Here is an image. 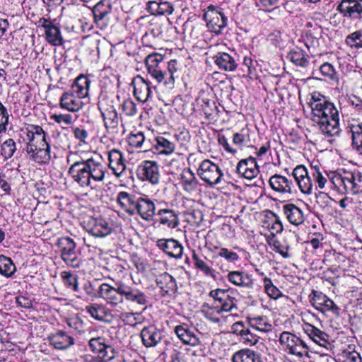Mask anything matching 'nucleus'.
<instances>
[{"label": "nucleus", "mask_w": 362, "mask_h": 362, "mask_svg": "<svg viewBox=\"0 0 362 362\" xmlns=\"http://www.w3.org/2000/svg\"><path fill=\"white\" fill-rule=\"evenodd\" d=\"M86 312L98 321H106L107 316L104 306L98 304H93L86 307Z\"/></svg>", "instance_id": "de8ad7c7"}, {"label": "nucleus", "mask_w": 362, "mask_h": 362, "mask_svg": "<svg viewBox=\"0 0 362 362\" xmlns=\"http://www.w3.org/2000/svg\"><path fill=\"white\" fill-rule=\"evenodd\" d=\"M123 288V282L117 281L115 286H112L107 283L100 284L98 288V296L104 299L106 303L112 306H117L123 303V295L121 289Z\"/></svg>", "instance_id": "9d476101"}, {"label": "nucleus", "mask_w": 362, "mask_h": 362, "mask_svg": "<svg viewBox=\"0 0 362 362\" xmlns=\"http://www.w3.org/2000/svg\"><path fill=\"white\" fill-rule=\"evenodd\" d=\"M81 98H76L73 93H64L60 98V107L70 112H77L82 108Z\"/></svg>", "instance_id": "4c0bfd02"}, {"label": "nucleus", "mask_w": 362, "mask_h": 362, "mask_svg": "<svg viewBox=\"0 0 362 362\" xmlns=\"http://www.w3.org/2000/svg\"><path fill=\"white\" fill-rule=\"evenodd\" d=\"M337 10L344 17L359 19L362 15V0H342Z\"/></svg>", "instance_id": "dca6fc26"}, {"label": "nucleus", "mask_w": 362, "mask_h": 362, "mask_svg": "<svg viewBox=\"0 0 362 362\" xmlns=\"http://www.w3.org/2000/svg\"><path fill=\"white\" fill-rule=\"evenodd\" d=\"M283 211L287 220L293 225L299 226L304 221L303 211L293 204L283 206Z\"/></svg>", "instance_id": "473e14b6"}, {"label": "nucleus", "mask_w": 362, "mask_h": 362, "mask_svg": "<svg viewBox=\"0 0 362 362\" xmlns=\"http://www.w3.org/2000/svg\"><path fill=\"white\" fill-rule=\"evenodd\" d=\"M235 299L230 297L228 294L225 300L221 302V311L231 312L233 309H237Z\"/></svg>", "instance_id": "0e129e2a"}, {"label": "nucleus", "mask_w": 362, "mask_h": 362, "mask_svg": "<svg viewBox=\"0 0 362 362\" xmlns=\"http://www.w3.org/2000/svg\"><path fill=\"white\" fill-rule=\"evenodd\" d=\"M228 280L233 285L252 289L254 287V280L250 274L244 271H232L228 274Z\"/></svg>", "instance_id": "c85d7f7f"}, {"label": "nucleus", "mask_w": 362, "mask_h": 362, "mask_svg": "<svg viewBox=\"0 0 362 362\" xmlns=\"http://www.w3.org/2000/svg\"><path fill=\"white\" fill-rule=\"evenodd\" d=\"M108 96L103 95L100 97L98 106L101 112L105 129L108 134L115 136L119 133V119L115 107L109 104Z\"/></svg>", "instance_id": "39448f33"}, {"label": "nucleus", "mask_w": 362, "mask_h": 362, "mask_svg": "<svg viewBox=\"0 0 362 362\" xmlns=\"http://www.w3.org/2000/svg\"><path fill=\"white\" fill-rule=\"evenodd\" d=\"M334 201L327 194L322 193L317 197V205L323 212L328 214L331 210V203Z\"/></svg>", "instance_id": "bf43d9fd"}, {"label": "nucleus", "mask_w": 362, "mask_h": 362, "mask_svg": "<svg viewBox=\"0 0 362 362\" xmlns=\"http://www.w3.org/2000/svg\"><path fill=\"white\" fill-rule=\"evenodd\" d=\"M331 181L334 187L342 193H362V174L358 171H344L335 174Z\"/></svg>", "instance_id": "7ed1b4c3"}, {"label": "nucleus", "mask_w": 362, "mask_h": 362, "mask_svg": "<svg viewBox=\"0 0 362 362\" xmlns=\"http://www.w3.org/2000/svg\"><path fill=\"white\" fill-rule=\"evenodd\" d=\"M233 362H263L259 353L250 349H243L236 351L232 357Z\"/></svg>", "instance_id": "c9c22d12"}, {"label": "nucleus", "mask_w": 362, "mask_h": 362, "mask_svg": "<svg viewBox=\"0 0 362 362\" xmlns=\"http://www.w3.org/2000/svg\"><path fill=\"white\" fill-rule=\"evenodd\" d=\"M127 141L132 148H144V151H147L148 147L146 142L144 134L141 132H132L127 139Z\"/></svg>", "instance_id": "a18cd8bd"}, {"label": "nucleus", "mask_w": 362, "mask_h": 362, "mask_svg": "<svg viewBox=\"0 0 362 362\" xmlns=\"http://www.w3.org/2000/svg\"><path fill=\"white\" fill-rule=\"evenodd\" d=\"M143 344L146 347L156 346L162 339L161 331L155 325L144 327L140 333Z\"/></svg>", "instance_id": "cd10ccee"}, {"label": "nucleus", "mask_w": 362, "mask_h": 362, "mask_svg": "<svg viewBox=\"0 0 362 362\" xmlns=\"http://www.w3.org/2000/svg\"><path fill=\"white\" fill-rule=\"evenodd\" d=\"M249 324L253 329L262 332H267L272 329L271 324L267 322L262 316L250 318Z\"/></svg>", "instance_id": "3c124183"}, {"label": "nucleus", "mask_w": 362, "mask_h": 362, "mask_svg": "<svg viewBox=\"0 0 362 362\" xmlns=\"http://www.w3.org/2000/svg\"><path fill=\"white\" fill-rule=\"evenodd\" d=\"M269 182L273 190L281 194H293L295 191L292 180L279 174L272 175Z\"/></svg>", "instance_id": "393cba45"}, {"label": "nucleus", "mask_w": 362, "mask_h": 362, "mask_svg": "<svg viewBox=\"0 0 362 362\" xmlns=\"http://www.w3.org/2000/svg\"><path fill=\"white\" fill-rule=\"evenodd\" d=\"M50 119L58 124H64L66 125L71 124L73 122V117L70 114H53L50 116Z\"/></svg>", "instance_id": "338daca9"}, {"label": "nucleus", "mask_w": 362, "mask_h": 362, "mask_svg": "<svg viewBox=\"0 0 362 362\" xmlns=\"http://www.w3.org/2000/svg\"><path fill=\"white\" fill-rule=\"evenodd\" d=\"M312 305L322 313H331L336 317L339 316L340 308L322 292L313 290L310 296Z\"/></svg>", "instance_id": "9b49d317"}, {"label": "nucleus", "mask_w": 362, "mask_h": 362, "mask_svg": "<svg viewBox=\"0 0 362 362\" xmlns=\"http://www.w3.org/2000/svg\"><path fill=\"white\" fill-rule=\"evenodd\" d=\"M353 148L362 156V123L351 127Z\"/></svg>", "instance_id": "c03bdc74"}, {"label": "nucleus", "mask_w": 362, "mask_h": 362, "mask_svg": "<svg viewBox=\"0 0 362 362\" xmlns=\"http://www.w3.org/2000/svg\"><path fill=\"white\" fill-rule=\"evenodd\" d=\"M320 132L326 137L338 136L340 133L339 117H332L325 121L317 122Z\"/></svg>", "instance_id": "c756f323"}, {"label": "nucleus", "mask_w": 362, "mask_h": 362, "mask_svg": "<svg viewBox=\"0 0 362 362\" xmlns=\"http://www.w3.org/2000/svg\"><path fill=\"white\" fill-rule=\"evenodd\" d=\"M156 245L169 257L180 259L182 256L183 246L175 239H159Z\"/></svg>", "instance_id": "6ab92c4d"}, {"label": "nucleus", "mask_w": 362, "mask_h": 362, "mask_svg": "<svg viewBox=\"0 0 362 362\" xmlns=\"http://www.w3.org/2000/svg\"><path fill=\"white\" fill-rule=\"evenodd\" d=\"M203 19L205 21L209 30L216 35L221 34L222 30L227 26V17L223 13L216 10L212 5L207 7V11L204 13Z\"/></svg>", "instance_id": "1a4fd4ad"}, {"label": "nucleus", "mask_w": 362, "mask_h": 362, "mask_svg": "<svg viewBox=\"0 0 362 362\" xmlns=\"http://www.w3.org/2000/svg\"><path fill=\"white\" fill-rule=\"evenodd\" d=\"M108 167L117 177H120L126 170V160L123 153L115 148L108 152Z\"/></svg>", "instance_id": "412c9836"}, {"label": "nucleus", "mask_w": 362, "mask_h": 362, "mask_svg": "<svg viewBox=\"0 0 362 362\" xmlns=\"http://www.w3.org/2000/svg\"><path fill=\"white\" fill-rule=\"evenodd\" d=\"M1 156L6 158H11L16 151V144L13 139H6L1 144Z\"/></svg>", "instance_id": "4d7b16f0"}, {"label": "nucleus", "mask_w": 362, "mask_h": 362, "mask_svg": "<svg viewBox=\"0 0 362 362\" xmlns=\"http://www.w3.org/2000/svg\"><path fill=\"white\" fill-rule=\"evenodd\" d=\"M287 59L295 65L306 67L309 64L308 56L306 52L299 48L294 49L288 54Z\"/></svg>", "instance_id": "a19ab883"}, {"label": "nucleus", "mask_w": 362, "mask_h": 362, "mask_svg": "<svg viewBox=\"0 0 362 362\" xmlns=\"http://www.w3.org/2000/svg\"><path fill=\"white\" fill-rule=\"evenodd\" d=\"M9 115L6 107L0 102V134L7 131Z\"/></svg>", "instance_id": "e2e57ef3"}, {"label": "nucleus", "mask_w": 362, "mask_h": 362, "mask_svg": "<svg viewBox=\"0 0 362 362\" xmlns=\"http://www.w3.org/2000/svg\"><path fill=\"white\" fill-rule=\"evenodd\" d=\"M61 276L65 286L76 292L78 291V278L76 276L73 275L69 272H63L61 274Z\"/></svg>", "instance_id": "6e6d98bb"}, {"label": "nucleus", "mask_w": 362, "mask_h": 362, "mask_svg": "<svg viewBox=\"0 0 362 362\" xmlns=\"http://www.w3.org/2000/svg\"><path fill=\"white\" fill-rule=\"evenodd\" d=\"M192 259L194 261V267L204 273L206 276H211L214 280L216 279V274L215 271L211 269L204 260L200 259L197 254L195 252L192 255Z\"/></svg>", "instance_id": "09e8293b"}, {"label": "nucleus", "mask_w": 362, "mask_h": 362, "mask_svg": "<svg viewBox=\"0 0 362 362\" xmlns=\"http://www.w3.org/2000/svg\"><path fill=\"white\" fill-rule=\"evenodd\" d=\"M90 82V80L84 75H80L76 78L73 88L79 98L88 96Z\"/></svg>", "instance_id": "37998d69"}, {"label": "nucleus", "mask_w": 362, "mask_h": 362, "mask_svg": "<svg viewBox=\"0 0 362 362\" xmlns=\"http://www.w3.org/2000/svg\"><path fill=\"white\" fill-rule=\"evenodd\" d=\"M112 10L110 0H100L93 8L94 21L96 24L103 23L106 16Z\"/></svg>", "instance_id": "e433bc0d"}, {"label": "nucleus", "mask_w": 362, "mask_h": 362, "mask_svg": "<svg viewBox=\"0 0 362 362\" xmlns=\"http://www.w3.org/2000/svg\"><path fill=\"white\" fill-rule=\"evenodd\" d=\"M175 333L183 344L195 346L199 344V338L195 334L187 327L183 324L177 325L175 327Z\"/></svg>", "instance_id": "7c9ffc66"}, {"label": "nucleus", "mask_w": 362, "mask_h": 362, "mask_svg": "<svg viewBox=\"0 0 362 362\" xmlns=\"http://www.w3.org/2000/svg\"><path fill=\"white\" fill-rule=\"evenodd\" d=\"M136 175L139 180L148 181L152 185H157L160 180L158 165L153 160L143 161L136 170Z\"/></svg>", "instance_id": "ddd939ff"}, {"label": "nucleus", "mask_w": 362, "mask_h": 362, "mask_svg": "<svg viewBox=\"0 0 362 362\" xmlns=\"http://www.w3.org/2000/svg\"><path fill=\"white\" fill-rule=\"evenodd\" d=\"M45 40L53 46H60L64 43V39L60 28L53 24L45 31Z\"/></svg>", "instance_id": "79ce46f5"}, {"label": "nucleus", "mask_w": 362, "mask_h": 362, "mask_svg": "<svg viewBox=\"0 0 362 362\" xmlns=\"http://www.w3.org/2000/svg\"><path fill=\"white\" fill-rule=\"evenodd\" d=\"M62 259L69 267L78 268L81 264V253L76 250L74 240L64 236L58 239L57 243Z\"/></svg>", "instance_id": "423d86ee"}, {"label": "nucleus", "mask_w": 362, "mask_h": 362, "mask_svg": "<svg viewBox=\"0 0 362 362\" xmlns=\"http://www.w3.org/2000/svg\"><path fill=\"white\" fill-rule=\"evenodd\" d=\"M346 42L351 47L362 48V30L349 34L346 38Z\"/></svg>", "instance_id": "052dcab7"}, {"label": "nucleus", "mask_w": 362, "mask_h": 362, "mask_svg": "<svg viewBox=\"0 0 362 362\" xmlns=\"http://www.w3.org/2000/svg\"><path fill=\"white\" fill-rule=\"evenodd\" d=\"M30 160L37 163H48L51 159L50 146L48 143L33 147V150L25 148Z\"/></svg>", "instance_id": "bb28decb"}, {"label": "nucleus", "mask_w": 362, "mask_h": 362, "mask_svg": "<svg viewBox=\"0 0 362 362\" xmlns=\"http://www.w3.org/2000/svg\"><path fill=\"white\" fill-rule=\"evenodd\" d=\"M279 342L289 354L295 355L298 358L309 355V348L306 343L291 332H283L280 334Z\"/></svg>", "instance_id": "0eeeda50"}, {"label": "nucleus", "mask_w": 362, "mask_h": 362, "mask_svg": "<svg viewBox=\"0 0 362 362\" xmlns=\"http://www.w3.org/2000/svg\"><path fill=\"white\" fill-rule=\"evenodd\" d=\"M180 176L184 190L189 193L196 190L199 182L194 173L189 168H184Z\"/></svg>", "instance_id": "58836bf2"}, {"label": "nucleus", "mask_w": 362, "mask_h": 362, "mask_svg": "<svg viewBox=\"0 0 362 362\" xmlns=\"http://www.w3.org/2000/svg\"><path fill=\"white\" fill-rule=\"evenodd\" d=\"M50 345L59 350H66L75 343L74 338L63 330H57L47 337Z\"/></svg>", "instance_id": "b1692460"}, {"label": "nucleus", "mask_w": 362, "mask_h": 362, "mask_svg": "<svg viewBox=\"0 0 362 362\" xmlns=\"http://www.w3.org/2000/svg\"><path fill=\"white\" fill-rule=\"evenodd\" d=\"M292 175L300 190L306 194H311L314 185L316 189H323L327 182L318 167L312 168L309 173L304 165H299L293 169Z\"/></svg>", "instance_id": "f03ea898"}, {"label": "nucleus", "mask_w": 362, "mask_h": 362, "mask_svg": "<svg viewBox=\"0 0 362 362\" xmlns=\"http://www.w3.org/2000/svg\"><path fill=\"white\" fill-rule=\"evenodd\" d=\"M141 195H136L134 193L127 192H119L116 198V202L120 208L129 216L136 215V208Z\"/></svg>", "instance_id": "f3484780"}, {"label": "nucleus", "mask_w": 362, "mask_h": 362, "mask_svg": "<svg viewBox=\"0 0 362 362\" xmlns=\"http://www.w3.org/2000/svg\"><path fill=\"white\" fill-rule=\"evenodd\" d=\"M88 346L92 352L106 360L113 359L117 354L111 341L104 337L91 338L88 341Z\"/></svg>", "instance_id": "f8f14e48"}, {"label": "nucleus", "mask_w": 362, "mask_h": 362, "mask_svg": "<svg viewBox=\"0 0 362 362\" xmlns=\"http://www.w3.org/2000/svg\"><path fill=\"white\" fill-rule=\"evenodd\" d=\"M66 324L70 328L78 333L83 331L84 323L78 315H74L67 318Z\"/></svg>", "instance_id": "680f3d73"}, {"label": "nucleus", "mask_w": 362, "mask_h": 362, "mask_svg": "<svg viewBox=\"0 0 362 362\" xmlns=\"http://www.w3.org/2000/svg\"><path fill=\"white\" fill-rule=\"evenodd\" d=\"M123 300L136 304L140 306H146L148 297L144 292L135 286H130L123 283V288L121 289Z\"/></svg>", "instance_id": "5701e85b"}, {"label": "nucleus", "mask_w": 362, "mask_h": 362, "mask_svg": "<svg viewBox=\"0 0 362 362\" xmlns=\"http://www.w3.org/2000/svg\"><path fill=\"white\" fill-rule=\"evenodd\" d=\"M163 55L159 53H151L145 59L147 71L160 68V64L163 61Z\"/></svg>", "instance_id": "5fc2aeb1"}, {"label": "nucleus", "mask_w": 362, "mask_h": 362, "mask_svg": "<svg viewBox=\"0 0 362 362\" xmlns=\"http://www.w3.org/2000/svg\"><path fill=\"white\" fill-rule=\"evenodd\" d=\"M25 134L28 142L25 148L33 150L35 146L45 145L48 143L46 140V134L40 126L29 125L26 128Z\"/></svg>", "instance_id": "4be33fe9"}, {"label": "nucleus", "mask_w": 362, "mask_h": 362, "mask_svg": "<svg viewBox=\"0 0 362 362\" xmlns=\"http://www.w3.org/2000/svg\"><path fill=\"white\" fill-rule=\"evenodd\" d=\"M197 174L203 181L211 186L219 184L223 175L221 168L208 159L200 163Z\"/></svg>", "instance_id": "6e6552de"}, {"label": "nucleus", "mask_w": 362, "mask_h": 362, "mask_svg": "<svg viewBox=\"0 0 362 362\" xmlns=\"http://www.w3.org/2000/svg\"><path fill=\"white\" fill-rule=\"evenodd\" d=\"M319 71L322 76L325 77V80L330 81H337L338 76L334 66L328 63L325 62L322 64L319 69Z\"/></svg>", "instance_id": "603ef678"}, {"label": "nucleus", "mask_w": 362, "mask_h": 362, "mask_svg": "<svg viewBox=\"0 0 362 362\" xmlns=\"http://www.w3.org/2000/svg\"><path fill=\"white\" fill-rule=\"evenodd\" d=\"M236 173L247 180H252L259 173L256 159L252 156L240 160L236 167Z\"/></svg>", "instance_id": "aec40b11"}, {"label": "nucleus", "mask_w": 362, "mask_h": 362, "mask_svg": "<svg viewBox=\"0 0 362 362\" xmlns=\"http://www.w3.org/2000/svg\"><path fill=\"white\" fill-rule=\"evenodd\" d=\"M218 255L229 262H235L239 259V256L236 252L224 247L221 248L218 252Z\"/></svg>", "instance_id": "774afa93"}, {"label": "nucleus", "mask_w": 362, "mask_h": 362, "mask_svg": "<svg viewBox=\"0 0 362 362\" xmlns=\"http://www.w3.org/2000/svg\"><path fill=\"white\" fill-rule=\"evenodd\" d=\"M16 267L11 258L0 255V274L6 277H11L16 272Z\"/></svg>", "instance_id": "49530a36"}, {"label": "nucleus", "mask_w": 362, "mask_h": 362, "mask_svg": "<svg viewBox=\"0 0 362 362\" xmlns=\"http://www.w3.org/2000/svg\"><path fill=\"white\" fill-rule=\"evenodd\" d=\"M106 173V167L93 157H80L74 160L68 170V175L80 187L91 189L95 188V183L105 180Z\"/></svg>", "instance_id": "f257e3e1"}, {"label": "nucleus", "mask_w": 362, "mask_h": 362, "mask_svg": "<svg viewBox=\"0 0 362 362\" xmlns=\"http://www.w3.org/2000/svg\"><path fill=\"white\" fill-rule=\"evenodd\" d=\"M84 228L86 231L93 236L102 238L109 235L111 232V227L108 222L103 218H89L84 222Z\"/></svg>", "instance_id": "4468645a"}, {"label": "nucleus", "mask_w": 362, "mask_h": 362, "mask_svg": "<svg viewBox=\"0 0 362 362\" xmlns=\"http://www.w3.org/2000/svg\"><path fill=\"white\" fill-rule=\"evenodd\" d=\"M156 283L165 294L175 293L177 290L175 279L167 272L157 276Z\"/></svg>", "instance_id": "72a5a7b5"}, {"label": "nucleus", "mask_w": 362, "mask_h": 362, "mask_svg": "<svg viewBox=\"0 0 362 362\" xmlns=\"http://www.w3.org/2000/svg\"><path fill=\"white\" fill-rule=\"evenodd\" d=\"M177 135L171 136L170 134L164 133L161 136H158L155 141L154 146L160 154L166 156L172 154L175 149V141L177 140Z\"/></svg>", "instance_id": "a878e982"}, {"label": "nucleus", "mask_w": 362, "mask_h": 362, "mask_svg": "<svg viewBox=\"0 0 362 362\" xmlns=\"http://www.w3.org/2000/svg\"><path fill=\"white\" fill-rule=\"evenodd\" d=\"M263 281L265 292L269 296L274 299H277L282 295L280 290L273 284L270 278L265 276Z\"/></svg>", "instance_id": "13d9d810"}, {"label": "nucleus", "mask_w": 362, "mask_h": 362, "mask_svg": "<svg viewBox=\"0 0 362 362\" xmlns=\"http://www.w3.org/2000/svg\"><path fill=\"white\" fill-rule=\"evenodd\" d=\"M310 106L313 115V120L315 122L325 121L332 117H339V111L334 103L328 101L325 96L320 94H314L310 102Z\"/></svg>", "instance_id": "20e7f679"}, {"label": "nucleus", "mask_w": 362, "mask_h": 362, "mask_svg": "<svg viewBox=\"0 0 362 362\" xmlns=\"http://www.w3.org/2000/svg\"><path fill=\"white\" fill-rule=\"evenodd\" d=\"M131 85L134 88V96L138 101L144 103L148 101L151 97L152 90L150 86V82L144 77L137 75L133 78Z\"/></svg>", "instance_id": "2eb2a0df"}, {"label": "nucleus", "mask_w": 362, "mask_h": 362, "mask_svg": "<svg viewBox=\"0 0 362 362\" xmlns=\"http://www.w3.org/2000/svg\"><path fill=\"white\" fill-rule=\"evenodd\" d=\"M218 67L226 71H233L238 66L235 59L226 52H218L214 57Z\"/></svg>", "instance_id": "2f4dec72"}, {"label": "nucleus", "mask_w": 362, "mask_h": 362, "mask_svg": "<svg viewBox=\"0 0 362 362\" xmlns=\"http://www.w3.org/2000/svg\"><path fill=\"white\" fill-rule=\"evenodd\" d=\"M157 215L160 217V224L165 225L170 228H175L179 225V218L176 212L171 209H159Z\"/></svg>", "instance_id": "ea45409f"}, {"label": "nucleus", "mask_w": 362, "mask_h": 362, "mask_svg": "<svg viewBox=\"0 0 362 362\" xmlns=\"http://www.w3.org/2000/svg\"><path fill=\"white\" fill-rule=\"evenodd\" d=\"M257 61L250 57H245L242 64V71L244 76L252 78L256 74Z\"/></svg>", "instance_id": "864d4df0"}, {"label": "nucleus", "mask_w": 362, "mask_h": 362, "mask_svg": "<svg viewBox=\"0 0 362 362\" xmlns=\"http://www.w3.org/2000/svg\"><path fill=\"white\" fill-rule=\"evenodd\" d=\"M122 110L127 116H134L137 112L136 105L130 99L126 100L122 103Z\"/></svg>", "instance_id": "69168bd1"}, {"label": "nucleus", "mask_w": 362, "mask_h": 362, "mask_svg": "<svg viewBox=\"0 0 362 362\" xmlns=\"http://www.w3.org/2000/svg\"><path fill=\"white\" fill-rule=\"evenodd\" d=\"M177 62L175 59L170 60L168 65V71H165L167 75L166 79H165V86L168 88H173L175 84V78L177 77L175 73L177 71Z\"/></svg>", "instance_id": "8fccbe9b"}, {"label": "nucleus", "mask_w": 362, "mask_h": 362, "mask_svg": "<svg viewBox=\"0 0 362 362\" xmlns=\"http://www.w3.org/2000/svg\"><path fill=\"white\" fill-rule=\"evenodd\" d=\"M135 212L146 221H153L156 215L154 202L146 195H141Z\"/></svg>", "instance_id": "a211bd4d"}, {"label": "nucleus", "mask_w": 362, "mask_h": 362, "mask_svg": "<svg viewBox=\"0 0 362 362\" xmlns=\"http://www.w3.org/2000/svg\"><path fill=\"white\" fill-rule=\"evenodd\" d=\"M304 329L308 336L320 346L327 348L329 344V336L325 332L311 325H306Z\"/></svg>", "instance_id": "f704fd0d"}]
</instances>
